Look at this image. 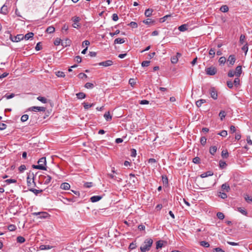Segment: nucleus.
Returning <instances> with one entry per match:
<instances>
[{
    "label": "nucleus",
    "mask_w": 252,
    "mask_h": 252,
    "mask_svg": "<svg viewBox=\"0 0 252 252\" xmlns=\"http://www.w3.org/2000/svg\"><path fill=\"white\" fill-rule=\"evenodd\" d=\"M153 241L151 238L145 240L143 244L141 246L140 250L141 252H147L150 250L153 245Z\"/></svg>",
    "instance_id": "1"
},
{
    "label": "nucleus",
    "mask_w": 252,
    "mask_h": 252,
    "mask_svg": "<svg viewBox=\"0 0 252 252\" xmlns=\"http://www.w3.org/2000/svg\"><path fill=\"white\" fill-rule=\"evenodd\" d=\"M38 165H32V168L39 170H46V159L45 157L40 158L37 161Z\"/></svg>",
    "instance_id": "2"
},
{
    "label": "nucleus",
    "mask_w": 252,
    "mask_h": 252,
    "mask_svg": "<svg viewBox=\"0 0 252 252\" xmlns=\"http://www.w3.org/2000/svg\"><path fill=\"white\" fill-rule=\"evenodd\" d=\"M52 180V177L47 174H41L38 177V182L39 184L48 185L49 184Z\"/></svg>",
    "instance_id": "3"
},
{
    "label": "nucleus",
    "mask_w": 252,
    "mask_h": 252,
    "mask_svg": "<svg viewBox=\"0 0 252 252\" xmlns=\"http://www.w3.org/2000/svg\"><path fill=\"white\" fill-rule=\"evenodd\" d=\"M205 72L206 74L212 76L216 74L217 69L215 67L211 66L209 67L206 68Z\"/></svg>",
    "instance_id": "4"
},
{
    "label": "nucleus",
    "mask_w": 252,
    "mask_h": 252,
    "mask_svg": "<svg viewBox=\"0 0 252 252\" xmlns=\"http://www.w3.org/2000/svg\"><path fill=\"white\" fill-rule=\"evenodd\" d=\"M46 111V108L44 107H39V106H32L29 107L27 110V111H33V112H45Z\"/></svg>",
    "instance_id": "5"
},
{
    "label": "nucleus",
    "mask_w": 252,
    "mask_h": 252,
    "mask_svg": "<svg viewBox=\"0 0 252 252\" xmlns=\"http://www.w3.org/2000/svg\"><path fill=\"white\" fill-rule=\"evenodd\" d=\"M10 39L13 42H17L24 39V35L22 34H17L16 36L10 35Z\"/></svg>",
    "instance_id": "6"
},
{
    "label": "nucleus",
    "mask_w": 252,
    "mask_h": 252,
    "mask_svg": "<svg viewBox=\"0 0 252 252\" xmlns=\"http://www.w3.org/2000/svg\"><path fill=\"white\" fill-rule=\"evenodd\" d=\"M34 175L33 173H32V177H31L30 175H28L27 177V185L28 187L31 186L32 183L34 184V186H36V184L34 182Z\"/></svg>",
    "instance_id": "7"
},
{
    "label": "nucleus",
    "mask_w": 252,
    "mask_h": 252,
    "mask_svg": "<svg viewBox=\"0 0 252 252\" xmlns=\"http://www.w3.org/2000/svg\"><path fill=\"white\" fill-rule=\"evenodd\" d=\"M209 93L211 97L214 100H216L218 98V93L214 87L211 88L209 90Z\"/></svg>",
    "instance_id": "8"
},
{
    "label": "nucleus",
    "mask_w": 252,
    "mask_h": 252,
    "mask_svg": "<svg viewBox=\"0 0 252 252\" xmlns=\"http://www.w3.org/2000/svg\"><path fill=\"white\" fill-rule=\"evenodd\" d=\"M72 21L74 22V23L72 24V27L74 28H78L80 27V24L78 22L80 21L81 19L79 17L74 16L72 18Z\"/></svg>",
    "instance_id": "9"
},
{
    "label": "nucleus",
    "mask_w": 252,
    "mask_h": 252,
    "mask_svg": "<svg viewBox=\"0 0 252 252\" xmlns=\"http://www.w3.org/2000/svg\"><path fill=\"white\" fill-rule=\"evenodd\" d=\"M63 199L64 200V201H63V203L68 205L70 202H76L77 201V197L74 196L70 198L65 197L63 198Z\"/></svg>",
    "instance_id": "10"
},
{
    "label": "nucleus",
    "mask_w": 252,
    "mask_h": 252,
    "mask_svg": "<svg viewBox=\"0 0 252 252\" xmlns=\"http://www.w3.org/2000/svg\"><path fill=\"white\" fill-rule=\"evenodd\" d=\"M34 216H39L38 218L40 219H45L48 216V214L46 212H34L32 214Z\"/></svg>",
    "instance_id": "11"
},
{
    "label": "nucleus",
    "mask_w": 252,
    "mask_h": 252,
    "mask_svg": "<svg viewBox=\"0 0 252 252\" xmlns=\"http://www.w3.org/2000/svg\"><path fill=\"white\" fill-rule=\"evenodd\" d=\"M113 64V62L111 60H107L106 61L98 63L99 65L103 66L104 67H107L112 65Z\"/></svg>",
    "instance_id": "12"
},
{
    "label": "nucleus",
    "mask_w": 252,
    "mask_h": 252,
    "mask_svg": "<svg viewBox=\"0 0 252 252\" xmlns=\"http://www.w3.org/2000/svg\"><path fill=\"white\" fill-rule=\"evenodd\" d=\"M181 54L177 53L176 56H173L171 58V62L172 63H176L178 61V58L181 57Z\"/></svg>",
    "instance_id": "13"
},
{
    "label": "nucleus",
    "mask_w": 252,
    "mask_h": 252,
    "mask_svg": "<svg viewBox=\"0 0 252 252\" xmlns=\"http://www.w3.org/2000/svg\"><path fill=\"white\" fill-rule=\"evenodd\" d=\"M236 61L235 56L234 55H231L229 56L227 62L231 65L234 64Z\"/></svg>",
    "instance_id": "14"
},
{
    "label": "nucleus",
    "mask_w": 252,
    "mask_h": 252,
    "mask_svg": "<svg viewBox=\"0 0 252 252\" xmlns=\"http://www.w3.org/2000/svg\"><path fill=\"white\" fill-rule=\"evenodd\" d=\"M37 117L36 114H33L31 117L30 124L33 125L34 124L37 123Z\"/></svg>",
    "instance_id": "15"
},
{
    "label": "nucleus",
    "mask_w": 252,
    "mask_h": 252,
    "mask_svg": "<svg viewBox=\"0 0 252 252\" xmlns=\"http://www.w3.org/2000/svg\"><path fill=\"white\" fill-rule=\"evenodd\" d=\"M102 198V196L94 195L91 197L90 200L92 202H96L100 200Z\"/></svg>",
    "instance_id": "16"
},
{
    "label": "nucleus",
    "mask_w": 252,
    "mask_h": 252,
    "mask_svg": "<svg viewBox=\"0 0 252 252\" xmlns=\"http://www.w3.org/2000/svg\"><path fill=\"white\" fill-rule=\"evenodd\" d=\"M234 72L235 73V75L237 77H240V76L242 73V67L241 66H237L236 67L235 71H234Z\"/></svg>",
    "instance_id": "17"
},
{
    "label": "nucleus",
    "mask_w": 252,
    "mask_h": 252,
    "mask_svg": "<svg viewBox=\"0 0 252 252\" xmlns=\"http://www.w3.org/2000/svg\"><path fill=\"white\" fill-rule=\"evenodd\" d=\"M70 187V185L68 183H63L61 185V189L64 190L69 189Z\"/></svg>",
    "instance_id": "18"
},
{
    "label": "nucleus",
    "mask_w": 252,
    "mask_h": 252,
    "mask_svg": "<svg viewBox=\"0 0 252 252\" xmlns=\"http://www.w3.org/2000/svg\"><path fill=\"white\" fill-rule=\"evenodd\" d=\"M82 104L83 105L84 108L85 110H88L90 107L94 106L95 105V103H93L92 104H89L87 102H84Z\"/></svg>",
    "instance_id": "19"
},
{
    "label": "nucleus",
    "mask_w": 252,
    "mask_h": 252,
    "mask_svg": "<svg viewBox=\"0 0 252 252\" xmlns=\"http://www.w3.org/2000/svg\"><path fill=\"white\" fill-rule=\"evenodd\" d=\"M221 189L223 190H225L226 191L228 192L230 190V188L227 184L224 183L221 185Z\"/></svg>",
    "instance_id": "20"
},
{
    "label": "nucleus",
    "mask_w": 252,
    "mask_h": 252,
    "mask_svg": "<svg viewBox=\"0 0 252 252\" xmlns=\"http://www.w3.org/2000/svg\"><path fill=\"white\" fill-rule=\"evenodd\" d=\"M188 26L187 24H183L179 26L178 28L180 32H185L188 30Z\"/></svg>",
    "instance_id": "21"
},
{
    "label": "nucleus",
    "mask_w": 252,
    "mask_h": 252,
    "mask_svg": "<svg viewBox=\"0 0 252 252\" xmlns=\"http://www.w3.org/2000/svg\"><path fill=\"white\" fill-rule=\"evenodd\" d=\"M77 98L78 99H83L86 96V94L82 92H80L76 94Z\"/></svg>",
    "instance_id": "22"
},
{
    "label": "nucleus",
    "mask_w": 252,
    "mask_h": 252,
    "mask_svg": "<svg viewBox=\"0 0 252 252\" xmlns=\"http://www.w3.org/2000/svg\"><path fill=\"white\" fill-rule=\"evenodd\" d=\"M33 33L32 32H28L25 35H24V39L29 40L33 37Z\"/></svg>",
    "instance_id": "23"
},
{
    "label": "nucleus",
    "mask_w": 252,
    "mask_h": 252,
    "mask_svg": "<svg viewBox=\"0 0 252 252\" xmlns=\"http://www.w3.org/2000/svg\"><path fill=\"white\" fill-rule=\"evenodd\" d=\"M213 173L211 171H207L206 172H204L200 175V177L202 178L207 177L208 176L213 175Z\"/></svg>",
    "instance_id": "24"
},
{
    "label": "nucleus",
    "mask_w": 252,
    "mask_h": 252,
    "mask_svg": "<svg viewBox=\"0 0 252 252\" xmlns=\"http://www.w3.org/2000/svg\"><path fill=\"white\" fill-rule=\"evenodd\" d=\"M217 150V147L216 146H212L210 148L209 152L212 155H214Z\"/></svg>",
    "instance_id": "25"
},
{
    "label": "nucleus",
    "mask_w": 252,
    "mask_h": 252,
    "mask_svg": "<svg viewBox=\"0 0 252 252\" xmlns=\"http://www.w3.org/2000/svg\"><path fill=\"white\" fill-rule=\"evenodd\" d=\"M237 210L243 215H247L248 213L247 211L243 208L238 207L237 208Z\"/></svg>",
    "instance_id": "26"
},
{
    "label": "nucleus",
    "mask_w": 252,
    "mask_h": 252,
    "mask_svg": "<svg viewBox=\"0 0 252 252\" xmlns=\"http://www.w3.org/2000/svg\"><path fill=\"white\" fill-rule=\"evenodd\" d=\"M29 190L34 193L35 195H37L38 193H41L43 191L42 189L38 190L33 188L29 189Z\"/></svg>",
    "instance_id": "27"
},
{
    "label": "nucleus",
    "mask_w": 252,
    "mask_h": 252,
    "mask_svg": "<svg viewBox=\"0 0 252 252\" xmlns=\"http://www.w3.org/2000/svg\"><path fill=\"white\" fill-rule=\"evenodd\" d=\"M153 12V10L152 9L148 8L145 10V15L146 17H150L151 15H152Z\"/></svg>",
    "instance_id": "28"
},
{
    "label": "nucleus",
    "mask_w": 252,
    "mask_h": 252,
    "mask_svg": "<svg viewBox=\"0 0 252 252\" xmlns=\"http://www.w3.org/2000/svg\"><path fill=\"white\" fill-rule=\"evenodd\" d=\"M205 102H206L205 99H201L197 100L196 102V105L197 106V107H201V106L202 105V104L203 103H205Z\"/></svg>",
    "instance_id": "29"
},
{
    "label": "nucleus",
    "mask_w": 252,
    "mask_h": 252,
    "mask_svg": "<svg viewBox=\"0 0 252 252\" xmlns=\"http://www.w3.org/2000/svg\"><path fill=\"white\" fill-rule=\"evenodd\" d=\"M219 117L221 121H222L226 116V113L223 110H221L219 114Z\"/></svg>",
    "instance_id": "30"
},
{
    "label": "nucleus",
    "mask_w": 252,
    "mask_h": 252,
    "mask_svg": "<svg viewBox=\"0 0 252 252\" xmlns=\"http://www.w3.org/2000/svg\"><path fill=\"white\" fill-rule=\"evenodd\" d=\"M104 117L107 121H109L112 119V116L110 115L109 112H106L104 115Z\"/></svg>",
    "instance_id": "31"
},
{
    "label": "nucleus",
    "mask_w": 252,
    "mask_h": 252,
    "mask_svg": "<svg viewBox=\"0 0 252 252\" xmlns=\"http://www.w3.org/2000/svg\"><path fill=\"white\" fill-rule=\"evenodd\" d=\"M124 38H117L114 40V44H122L125 42Z\"/></svg>",
    "instance_id": "32"
},
{
    "label": "nucleus",
    "mask_w": 252,
    "mask_h": 252,
    "mask_svg": "<svg viewBox=\"0 0 252 252\" xmlns=\"http://www.w3.org/2000/svg\"><path fill=\"white\" fill-rule=\"evenodd\" d=\"M143 23L146 25L153 24L155 23V21L151 19L148 18L143 21Z\"/></svg>",
    "instance_id": "33"
},
{
    "label": "nucleus",
    "mask_w": 252,
    "mask_h": 252,
    "mask_svg": "<svg viewBox=\"0 0 252 252\" xmlns=\"http://www.w3.org/2000/svg\"><path fill=\"white\" fill-rule=\"evenodd\" d=\"M228 156H229V154L226 150H223L221 152V157H222V158H226L228 157Z\"/></svg>",
    "instance_id": "34"
},
{
    "label": "nucleus",
    "mask_w": 252,
    "mask_h": 252,
    "mask_svg": "<svg viewBox=\"0 0 252 252\" xmlns=\"http://www.w3.org/2000/svg\"><path fill=\"white\" fill-rule=\"evenodd\" d=\"M1 13L6 14L8 12L7 7L5 5H3L0 9Z\"/></svg>",
    "instance_id": "35"
},
{
    "label": "nucleus",
    "mask_w": 252,
    "mask_h": 252,
    "mask_svg": "<svg viewBox=\"0 0 252 252\" xmlns=\"http://www.w3.org/2000/svg\"><path fill=\"white\" fill-rule=\"evenodd\" d=\"M17 242L19 243L22 244L25 242V239L23 236H18L17 237Z\"/></svg>",
    "instance_id": "36"
},
{
    "label": "nucleus",
    "mask_w": 252,
    "mask_h": 252,
    "mask_svg": "<svg viewBox=\"0 0 252 252\" xmlns=\"http://www.w3.org/2000/svg\"><path fill=\"white\" fill-rule=\"evenodd\" d=\"M228 7L226 5H223L220 8V10L222 12H226L228 11Z\"/></svg>",
    "instance_id": "37"
},
{
    "label": "nucleus",
    "mask_w": 252,
    "mask_h": 252,
    "mask_svg": "<svg viewBox=\"0 0 252 252\" xmlns=\"http://www.w3.org/2000/svg\"><path fill=\"white\" fill-rule=\"evenodd\" d=\"M46 32L49 33H52L55 31V28L53 26H49L46 30Z\"/></svg>",
    "instance_id": "38"
},
{
    "label": "nucleus",
    "mask_w": 252,
    "mask_h": 252,
    "mask_svg": "<svg viewBox=\"0 0 252 252\" xmlns=\"http://www.w3.org/2000/svg\"><path fill=\"white\" fill-rule=\"evenodd\" d=\"M37 99L43 103H46L47 102V99L45 97L41 96H38Z\"/></svg>",
    "instance_id": "39"
},
{
    "label": "nucleus",
    "mask_w": 252,
    "mask_h": 252,
    "mask_svg": "<svg viewBox=\"0 0 252 252\" xmlns=\"http://www.w3.org/2000/svg\"><path fill=\"white\" fill-rule=\"evenodd\" d=\"M249 47L248 43H246L245 45L243 46V47L242 48V50L244 51L245 52V55L246 56L247 53L248 51Z\"/></svg>",
    "instance_id": "40"
},
{
    "label": "nucleus",
    "mask_w": 252,
    "mask_h": 252,
    "mask_svg": "<svg viewBox=\"0 0 252 252\" xmlns=\"http://www.w3.org/2000/svg\"><path fill=\"white\" fill-rule=\"evenodd\" d=\"M55 73L58 77H64L65 76L64 73L63 71H58Z\"/></svg>",
    "instance_id": "41"
},
{
    "label": "nucleus",
    "mask_w": 252,
    "mask_h": 252,
    "mask_svg": "<svg viewBox=\"0 0 252 252\" xmlns=\"http://www.w3.org/2000/svg\"><path fill=\"white\" fill-rule=\"evenodd\" d=\"M200 245L202 246V247H205V248H208L210 246V244L208 242H206V241H201L200 242Z\"/></svg>",
    "instance_id": "42"
},
{
    "label": "nucleus",
    "mask_w": 252,
    "mask_h": 252,
    "mask_svg": "<svg viewBox=\"0 0 252 252\" xmlns=\"http://www.w3.org/2000/svg\"><path fill=\"white\" fill-rule=\"evenodd\" d=\"M220 167L221 169L225 168L226 166V163L225 161L220 160L219 162Z\"/></svg>",
    "instance_id": "43"
},
{
    "label": "nucleus",
    "mask_w": 252,
    "mask_h": 252,
    "mask_svg": "<svg viewBox=\"0 0 252 252\" xmlns=\"http://www.w3.org/2000/svg\"><path fill=\"white\" fill-rule=\"evenodd\" d=\"M29 119V115L27 114L23 115L21 118V121L22 122L27 121Z\"/></svg>",
    "instance_id": "44"
},
{
    "label": "nucleus",
    "mask_w": 252,
    "mask_h": 252,
    "mask_svg": "<svg viewBox=\"0 0 252 252\" xmlns=\"http://www.w3.org/2000/svg\"><path fill=\"white\" fill-rule=\"evenodd\" d=\"M85 87L87 89H92L94 87V85L91 83L88 82L85 85Z\"/></svg>",
    "instance_id": "45"
},
{
    "label": "nucleus",
    "mask_w": 252,
    "mask_h": 252,
    "mask_svg": "<svg viewBox=\"0 0 252 252\" xmlns=\"http://www.w3.org/2000/svg\"><path fill=\"white\" fill-rule=\"evenodd\" d=\"M108 176L110 178H111V179H114V180H117V181H119V182H120V181L122 180V179H121V178H118V179H117V178L115 175H113V174H109L108 175Z\"/></svg>",
    "instance_id": "46"
},
{
    "label": "nucleus",
    "mask_w": 252,
    "mask_h": 252,
    "mask_svg": "<svg viewBox=\"0 0 252 252\" xmlns=\"http://www.w3.org/2000/svg\"><path fill=\"white\" fill-rule=\"evenodd\" d=\"M163 246V244L161 241H158L156 243V249H158L161 248Z\"/></svg>",
    "instance_id": "47"
},
{
    "label": "nucleus",
    "mask_w": 252,
    "mask_h": 252,
    "mask_svg": "<svg viewBox=\"0 0 252 252\" xmlns=\"http://www.w3.org/2000/svg\"><path fill=\"white\" fill-rule=\"evenodd\" d=\"M169 17H170V15H165L164 16V17H162V18H160L159 19V21L160 23H163L165 21V20L167 19V18Z\"/></svg>",
    "instance_id": "48"
},
{
    "label": "nucleus",
    "mask_w": 252,
    "mask_h": 252,
    "mask_svg": "<svg viewBox=\"0 0 252 252\" xmlns=\"http://www.w3.org/2000/svg\"><path fill=\"white\" fill-rule=\"evenodd\" d=\"M226 61V58L224 57H221L219 59V62L220 64H224Z\"/></svg>",
    "instance_id": "49"
},
{
    "label": "nucleus",
    "mask_w": 252,
    "mask_h": 252,
    "mask_svg": "<svg viewBox=\"0 0 252 252\" xmlns=\"http://www.w3.org/2000/svg\"><path fill=\"white\" fill-rule=\"evenodd\" d=\"M129 84L132 86V87H133L135 84H136V80L134 78H130L129 80Z\"/></svg>",
    "instance_id": "50"
},
{
    "label": "nucleus",
    "mask_w": 252,
    "mask_h": 252,
    "mask_svg": "<svg viewBox=\"0 0 252 252\" xmlns=\"http://www.w3.org/2000/svg\"><path fill=\"white\" fill-rule=\"evenodd\" d=\"M239 77H237V78H235L234 80L233 84L235 86H238L240 84V79H239Z\"/></svg>",
    "instance_id": "51"
},
{
    "label": "nucleus",
    "mask_w": 252,
    "mask_h": 252,
    "mask_svg": "<svg viewBox=\"0 0 252 252\" xmlns=\"http://www.w3.org/2000/svg\"><path fill=\"white\" fill-rule=\"evenodd\" d=\"M217 216L220 220H223L224 218V215L221 212H218L217 214Z\"/></svg>",
    "instance_id": "52"
},
{
    "label": "nucleus",
    "mask_w": 252,
    "mask_h": 252,
    "mask_svg": "<svg viewBox=\"0 0 252 252\" xmlns=\"http://www.w3.org/2000/svg\"><path fill=\"white\" fill-rule=\"evenodd\" d=\"M8 229L9 231H14L16 229V226L14 224H10L8 226Z\"/></svg>",
    "instance_id": "53"
},
{
    "label": "nucleus",
    "mask_w": 252,
    "mask_h": 252,
    "mask_svg": "<svg viewBox=\"0 0 252 252\" xmlns=\"http://www.w3.org/2000/svg\"><path fill=\"white\" fill-rule=\"evenodd\" d=\"M128 25L132 28H136L138 27L137 24L135 22H131Z\"/></svg>",
    "instance_id": "54"
},
{
    "label": "nucleus",
    "mask_w": 252,
    "mask_h": 252,
    "mask_svg": "<svg viewBox=\"0 0 252 252\" xmlns=\"http://www.w3.org/2000/svg\"><path fill=\"white\" fill-rule=\"evenodd\" d=\"M207 139L205 137L203 136L200 138V143L202 145H205L206 143Z\"/></svg>",
    "instance_id": "55"
},
{
    "label": "nucleus",
    "mask_w": 252,
    "mask_h": 252,
    "mask_svg": "<svg viewBox=\"0 0 252 252\" xmlns=\"http://www.w3.org/2000/svg\"><path fill=\"white\" fill-rule=\"evenodd\" d=\"M192 162L196 164H199L200 162V159L199 157H195L193 158Z\"/></svg>",
    "instance_id": "56"
},
{
    "label": "nucleus",
    "mask_w": 252,
    "mask_h": 252,
    "mask_svg": "<svg viewBox=\"0 0 252 252\" xmlns=\"http://www.w3.org/2000/svg\"><path fill=\"white\" fill-rule=\"evenodd\" d=\"M150 61H143L142 63L141 64L143 67H147L150 65Z\"/></svg>",
    "instance_id": "57"
},
{
    "label": "nucleus",
    "mask_w": 252,
    "mask_h": 252,
    "mask_svg": "<svg viewBox=\"0 0 252 252\" xmlns=\"http://www.w3.org/2000/svg\"><path fill=\"white\" fill-rule=\"evenodd\" d=\"M218 134L222 137H226V135H227V132L226 130H222L220 133H219Z\"/></svg>",
    "instance_id": "58"
},
{
    "label": "nucleus",
    "mask_w": 252,
    "mask_h": 252,
    "mask_svg": "<svg viewBox=\"0 0 252 252\" xmlns=\"http://www.w3.org/2000/svg\"><path fill=\"white\" fill-rule=\"evenodd\" d=\"M14 96H15V94H6L4 95V97H6V99H7L12 98L14 97Z\"/></svg>",
    "instance_id": "59"
},
{
    "label": "nucleus",
    "mask_w": 252,
    "mask_h": 252,
    "mask_svg": "<svg viewBox=\"0 0 252 252\" xmlns=\"http://www.w3.org/2000/svg\"><path fill=\"white\" fill-rule=\"evenodd\" d=\"M136 248V244L134 242H132L129 246V249L133 250Z\"/></svg>",
    "instance_id": "60"
},
{
    "label": "nucleus",
    "mask_w": 252,
    "mask_h": 252,
    "mask_svg": "<svg viewBox=\"0 0 252 252\" xmlns=\"http://www.w3.org/2000/svg\"><path fill=\"white\" fill-rule=\"evenodd\" d=\"M245 38H246L245 36L243 34H241L240 37V40H239L240 43H241V44H243L245 41Z\"/></svg>",
    "instance_id": "61"
},
{
    "label": "nucleus",
    "mask_w": 252,
    "mask_h": 252,
    "mask_svg": "<svg viewBox=\"0 0 252 252\" xmlns=\"http://www.w3.org/2000/svg\"><path fill=\"white\" fill-rule=\"evenodd\" d=\"M84 186L87 188H90L93 186L92 182H86L84 184Z\"/></svg>",
    "instance_id": "62"
},
{
    "label": "nucleus",
    "mask_w": 252,
    "mask_h": 252,
    "mask_svg": "<svg viewBox=\"0 0 252 252\" xmlns=\"http://www.w3.org/2000/svg\"><path fill=\"white\" fill-rule=\"evenodd\" d=\"M35 49L36 51H39L42 49V46L41 45V42H38L36 45Z\"/></svg>",
    "instance_id": "63"
},
{
    "label": "nucleus",
    "mask_w": 252,
    "mask_h": 252,
    "mask_svg": "<svg viewBox=\"0 0 252 252\" xmlns=\"http://www.w3.org/2000/svg\"><path fill=\"white\" fill-rule=\"evenodd\" d=\"M26 169V167L25 165L23 164L19 166V170L20 172H24Z\"/></svg>",
    "instance_id": "64"
}]
</instances>
